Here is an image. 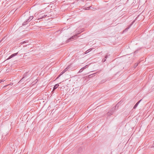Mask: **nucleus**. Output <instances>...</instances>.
Returning <instances> with one entry per match:
<instances>
[{"label": "nucleus", "mask_w": 154, "mask_h": 154, "mask_svg": "<svg viewBox=\"0 0 154 154\" xmlns=\"http://www.w3.org/2000/svg\"><path fill=\"white\" fill-rule=\"evenodd\" d=\"M5 36L4 37H3V38H2V40L0 41V43L3 40L5 39Z\"/></svg>", "instance_id": "obj_20"}, {"label": "nucleus", "mask_w": 154, "mask_h": 154, "mask_svg": "<svg viewBox=\"0 0 154 154\" xmlns=\"http://www.w3.org/2000/svg\"><path fill=\"white\" fill-rule=\"evenodd\" d=\"M88 65H86L84 67H83V69H85L87 68L88 67Z\"/></svg>", "instance_id": "obj_16"}, {"label": "nucleus", "mask_w": 154, "mask_h": 154, "mask_svg": "<svg viewBox=\"0 0 154 154\" xmlns=\"http://www.w3.org/2000/svg\"><path fill=\"white\" fill-rule=\"evenodd\" d=\"M84 70V69H83V68H81L80 70L79 71V72L80 73V72H82L83 70Z\"/></svg>", "instance_id": "obj_14"}, {"label": "nucleus", "mask_w": 154, "mask_h": 154, "mask_svg": "<svg viewBox=\"0 0 154 154\" xmlns=\"http://www.w3.org/2000/svg\"><path fill=\"white\" fill-rule=\"evenodd\" d=\"M13 147L14 148H13L12 147H11V148H10V149L11 151H15V146H13Z\"/></svg>", "instance_id": "obj_11"}, {"label": "nucleus", "mask_w": 154, "mask_h": 154, "mask_svg": "<svg viewBox=\"0 0 154 154\" xmlns=\"http://www.w3.org/2000/svg\"><path fill=\"white\" fill-rule=\"evenodd\" d=\"M38 20L41 19H42L43 18L45 17L46 16V15L44 14H40L39 13L38 14Z\"/></svg>", "instance_id": "obj_3"}, {"label": "nucleus", "mask_w": 154, "mask_h": 154, "mask_svg": "<svg viewBox=\"0 0 154 154\" xmlns=\"http://www.w3.org/2000/svg\"><path fill=\"white\" fill-rule=\"evenodd\" d=\"M27 73L28 72H26V73H25L23 75V78H22V79L20 80L19 81V82H20L21 81H22V80L24 78H25L26 77L27 75Z\"/></svg>", "instance_id": "obj_6"}, {"label": "nucleus", "mask_w": 154, "mask_h": 154, "mask_svg": "<svg viewBox=\"0 0 154 154\" xmlns=\"http://www.w3.org/2000/svg\"><path fill=\"white\" fill-rule=\"evenodd\" d=\"M134 21L132 22V23L125 30H124V31H127L128 30V29L130 28V27H131V25L133 24V23H134Z\"/></svg>", "instance_id": "obj_7"}, {"label": "nucleus", "mask_w": 154, "mask_h": 154, "mask_svg": "<svg viewBox=\"0 0 154 154\" xmlns=\"http://www.w3.org/2000/svg\"><path fill=\"white\" fill-rule=\"evenodd\" d=\"M62 74H61V73L58 76L57 78L56 79H58L59 78V77L62 75Z\"/></svg>", "instance_id": "obj_18"}, {"label": "nucleus", "mask_w": 154, "mask_h": 154, "mask_svg": "<svg viewBox=\"0 0 154 154\" xmlns=\"http://www.w3.org/2000/svg\"><path fill=\"white\" fill-rule=\"evenodd\" d=\"M18 54V53H15L14 54L12 55H11L7 59V60H8L9 59H10L12 58L13 57H14V56Z\"/></svg>", "instance_id": "obj_4"}, {"label": "nucleus", "mask_w": 154, "mask_h": 154, "mask_svg": "<svg viewBox=\"0 0 154 154\" xmlns=\"http://www.w3.org/2000/svg\"><path fill=\"white\" fill-rule=\"evenodd\" d=\"M138 63H136L134 64V68H136V67L138 66Z\"/></svg>", "instance_id": "obj_13"}, {"label": "nucleus", "mask_w": 154, "mask_h": 154, "mask_svg": "<svg viewBox=\"0 0 154 154\" xmlns=\"http://www.w3.org/2000/svg\"><path fill=\"white\" fill-rule=\"evenodd\" d=\"M23 43H24L23 42H22L20 43L21 44V45L23 44Z\"/></svg>", "instance_id": "obj_25"}, {"label": "nucleus", "mask_w": 154, "mask_h": 154, "mask_svg": "<svg viewBox=\"0 0 154 154\" xmlns=\"http://www.w3.org/2000/svg\"><path fill=\"white\" fill-rule=\"evenodd\" d=\"M0 81H1V82H3L5 81V80H0Z\"/></svg>", "instance_id": "obj_23"}, {"label": "nucleus", "mask_w": 154, "mask_h": 154, "mask_svg": "<svg viewBox=\"0 0 154 154\" xmlns=\"http://www.w3.org/2000/svg\"><path fill=\"white\" fill-rule=\"evenodd\" d=\"M23 42H24V43H26L27 42V41H23Z\"/></svg>", "instance_id": "obj_26"}, {"label": "nucleus", "mask_w": 154, "mask_h": 154, "mask_svg": "<svg viewBox=\"0 0 154 154\" xmlns=\"http://www.w3.org/2000/svg\"><path fill=\"white\" fill-rule=\"evenodd\" d=\"M119 103H118L116 105L114 108L113 107L107 113L108 116H110V115L112 114L113 112L114 111V110L116 108V107H117V108L118 107V105Z\"/></svg>", "instance_id": "obj_1"}, {"label": "nucleus", "mask_w": 154, "mask_h": 154, "mask_svg": "<svg viewBox=\"0 0 154 154\" xmlns=\"http://www.w3.org/2000/svg\"><path fill=\"white\" fill-rule=\"evenodd\" d=\"M59 84H56L54 87L53 90H54L56 89L59 86Z\"/></svg>", "instance_id": "obj_10"}, {"label": "nucleus", "mask_w": 154, "mask_h": 154, "mask_svg": "<svg viewBox=\"0 0 154 154\" xmlns=\"http://www.w3.org/2000/svg\"><path fill=\"white\" fill-rule=\"evenodd\" d=\"M93 49V48H90L89 49H88V50H87L85 52V54H87L88 53H89V52H90V51H91V50H92Z\"/></svg>", "instance_id": "obj_9"}, {"label": "nucleus", "mask_w": 154, "mask_h": 154, "mask_svg": "<svg viewBox=\"0 0 154 154\" xmlns=\"http://www.w3.org/2000/svg\"><path fill=\"white\" fill-rule=\"evenodd\" d=\"M106 61V59H103L102 60V62H105Z\"/></svg>", "instance_id": "obj_21"}, {"label": "nucleus", "mask_w": 154, "mask_h": 154, "mask_svg": "<svg viewBox=\"0 0 154 154\" xmlns=\"http://www.w3.org/2000/svg\"><path fill=\"white\" fill-rule=\"evenodd\" d=\"M138 105H137L136 104H135V105L134 106L133 108L134 109H135L137 107V106Z\"/></svg>", "instance_id": "obj_19"}, {"label": "nucleus", "mask_w": 154, "mask_h": 154, "mask_svg": "<svg viewBox=\"0 0 154 154\" xmlns=\"http://www.w3.org/2000/svg\"><path fill=\"white\" fill-rule=\"evenodd\" d=\"M33 18V16H30L29 17V19L27 20L26 22H29Z\"/></svg>", "instance_id": "obj_8"}, {"label": "nucleus", "mask_w": 154, "mask_h": 154, "mask_svg": "<svg viewBox=\"0 0 154 154\" xmlns=\"http://www.w3.org/2000/svg\"><path fill=\"white\" fill-rule=\"evenodd\" d=\"M70 66H68L64 70L61 72V74H63V73H64L65 72L67 71L70 68Z\"/></svg>", "instance_id": "obj_5"}, {"label": "nucleus", "mask_w": 154, "mask_h": 154, "mask_svg": "<svg viewBox=\"0 0 154 154\" xmlns=\"http://www.w3.org/2000/svg\"><path fill=\"white\" fill-rule=\"evenodd\" d=\"M153 146H154V141L153 143Z\"/></svg>", "instance_id": "obj_27"}, {"label": "nucleus", "mask_w": 154, "mask_h": 154, "mask_svg": "<svg viewBox=\"0 0 154 154\" xmlns=\"http://www.w3.org/2000/svg\"><path fill=\"white\" fill-rule=\"evenodd\" d=\"M82 31H81V32H79V33L76 34L75 35H73V36H72V37H71L70 38H69V39H68L67 41V42H70V41H72V39H74L76 37H77L78 36V35L80 33H81V32H82Z\"/></svg>", "instance_id": "obj_2"}, {"label": "nucleus", "mask_w": 154, "mask_h": 154, "mask_svg": "<svg viewBox=\"0 0 154 154\" xmlns=\"http://www.w3.org/2000/svg\"><path fill=\"white\" fill-rule=\"evenodd\" d=\"M142 100V99H141L136 104L137 105H138L139 103H140V101Z\"/></svg>", "instance_id": "obj_17"}, {"label": "nucleus", "mask_w": 154, "mask_h": 154, "mask_svg": "<svg viewBox=\"0 0 154 154\" xmlns=\"http://www.w3.org/2000/svg\"><path fill=\"white\" fill-rule=\"evenodd\" d=\"M91 7V6H90L89 7H88L87 9V10H89V9Z\"/></svg>", "instance_id": "obj_24"}, {"label": "nucleus", "mask_w": 154, "mask_h": 154, "mask_svg": "<svg viewBox=\"0 0 154 154\" xmlns=\"http://www.w3.org/2000/svg\"><path fill=\"white\" fill-rule=\"evenodd\" d=\"M27 20L24 22L23 23V25H26L28 22H26Z\"/></svg>", "instance_id": "obj_12"}, {"label": "nucleus", "mask_w": 154, "mask_h": 154, "mask_svg": "<svg viewBox=\"0 0 154 154\" xmlns=\"http://www.w3.org/2000/svg\"><path fill=\"white\" fill-rule=\"evenodd\" d=\"M107 57H108V56L107 55H106L105 57V59H107Z\"/></svg>", "instance_id": "obj_22"}, {"label": "nucleus", "mask_w": 154, "mask_h": 154, "mask_svg": "<svg viewBox=\"0 0 154 154\" xmlns=\"http://www.w3.org/2000/svg\"><path fill=\"white\" fill-rule=\"evenodd\" d=\"M96 73H94L93 74H91V75H89V78H91V77H92V76H93V75H94Z\"/></svg>", "instance_id": "obj_15"}]
</instances>
